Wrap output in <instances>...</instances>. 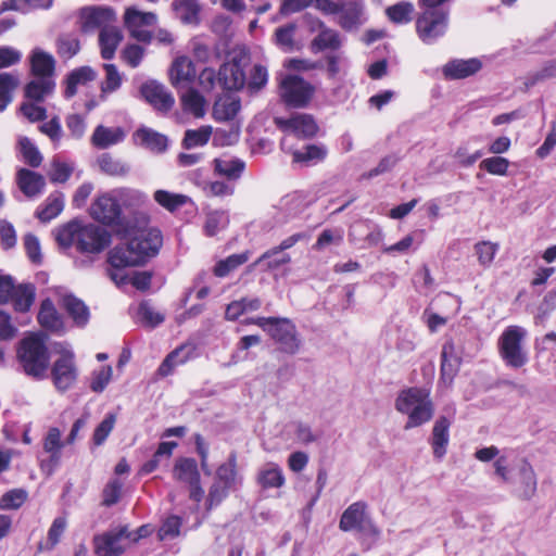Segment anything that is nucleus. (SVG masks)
Returning <instances> with one entry per match:
<instances>
[{
	"instance_id": "obj_1",
	"label": "nucleus",
	"mask_w": 556,
	"mask_h": 556,
	"mask_svg": "<svg viewBox=\"0 0 556 556\" xmlns=\"http://www.w3.org/2000/svg\"><path fill=\"white\" fill-rule=\"evenodd\" d=\"M126 236L129 238L127 243L118 244L109 252L108 262L115 269L110 273V277L115 282L123 280L117 270L146 264L157 255L163 244L162 232L153 227L126 230Z\"/></svg>"
},
{
	"instance_id": "obj_2",
	"label": "nucleus",
	"mask_w": 556,
	"mask_h": 556,
	"mask_svg": "<svg viewBox=\"0 0 556 556\" xmlns=\"http://www.w3.org/2000/svg\"><path fill=\"white\" fill-rule=\"evenodd\" d=\"M18 368L34 380H42L48 375L50 352L45 339L39 333H33L22 339L16 349Z\"/></svg>"
},
{
	"instance_id": "obj_3",
	"label": "nucleus",
	"mask_w": 556,
	"mask_h": 556,
	"mask_svg": "<svg viewBox=\"0 0 556 556\" xmlns=\"http://www.w3.org/2000/svg\"><path fill=\"white\" fill-rule=\"evenodd\" d=\"M395 409L407 416L405 430L420 427L429 422L434 415V404L430 391L421 387L402 390L395 399Z\"/></svg>"
},
{
	"instance_id": "obj_4",
	"label": "nucleus",
	"mask_w": 556,
	"mask_h": 556,
	"mask_svg": "<svg viewBox=\"0 0 556 556\" xmlns=\"http://www.w3.org/2000/svg\"><path fill=\"white\" fill-rule=\"evenodd\" d=\"M266 331L279 345V351L294 355L300 351L302 340L294 323L286 317H255L247 320Z\"/></svg>"
},
{
	"instance_id": "obj_5",
	"label": "nucleus",
	"mask_w": 556,
	"mask_h": 556,
	"mask_svg": "<svg viewBox=\"0 0 556 556\" xmlns=\"http://www.w3.org/2000/svg\"><path fill=\"white\" fill-rule=\"evenodd\" d=\"M527 334L523 327L511 325L506 327L500 336L498 353L506 366L518 369L528 363L529 356L523 345Z\"/></svg>"
},
{
	"instance_id": "obj_6",
	"label": "nucleus",
	"mask_w": 556,
	"mask_h": 556,
	"mask_svg": "<svg viewBox=\"0 0 556 556\" xmlns=\"http://www.w3.org/2000/svg\"><path fill=\"white\" fill-rule=\"evenodd\" d=\"M421 13L416 20V31L420 40L427 45L434 43L444 36L450 21V9L419 7Z\"/></svg>"
},
{
	"instance_id": "obj_7",
	"label": "nucleus",
	"mask_w": 556,
	"mask_h": 556,
	"mask_svg": "<svg viewBox=\"0 0 556 556\" xmlns=\"http://www.w3.org/2000/svg\"><path fill=\"white\" fill-rule=\"evenodd\" d=\"M78 372L74 352L63 350L52 363L50 377L55 389L63 393L75 386Z\"/></svg>"
},
{
	"instance_id": "obj_8",
	"label": "nucleus",
	"mask_w": 556,
	"mask_h": 556,
	"mask_svg": "<svg viewBox=\"0 0 556 556\" xmlns=\"http://www.w3.org/2000/svg\"><path fill=\"white\" fill-rule=\"evenodd\" d=\"M314 92V86L298 75H287L280 83V97L290 108L307 106Z\"/></svg>"
},
{
	"instance_id": "obj_9",
	"label": "nucleus",
	"mask_w": 556,
	"mask_h": 556,
	"mask_svg": "<svg viewBox=\"0 0 556 556\" xmlns=\"http://www.w3.org/2000/svg\"><path fill=\"white\" fill-rule=\"evenodd\" d=\"M128 535L127 525L96 534L92 539L96 556H123L130 545Z\"/></svg>"
},
{
	"instance_id": "obj_10",
	"label": "nucleus",
	"mask_w": 556,
	"mask_h": 556,
	"mask_svg": "<svg viewBox=\"0 0 556 556\" xmlns=\"http://www.w3.org/2000/svg\"><path fill=\"white\" fill-rule=\"evenodd\" d=\"M249 55L244 50L236 52L230 61L224 62L218 70V84L227 90H240L247 83L244 67Z\"/></svg>"
},
{
	"instance_id": "obj_11",
	"label": "nucleus",
	"mask_w": 556,
	"mask_h": 556,
	"mask_svg": "<svg viewBox=\"0 0 556 556\" xmlns=\"http://www.w3.org/2000/svg\"><path fill=\"white\" fill-rule=\"evenodd\" d=\"M91 217L110 227L122 226L123 215L113 191L99 194L90 206Z\"/></svg>"
},
{
	"instance_id": "obj_12",
	"label": "nucleus",
	"mask_w": 556,
	"mask_h": 556,
	"mask_svg": "<svg viewBox=\"0 0 556 556\" xmlns=\"http://www.w3.org/2000/svg\"><path fill=\"white\" fill-rule=\"evenodd\" d=\"M367 505L365 502H355L351 504L342 514L339 528L349 532L357 530L359 532L378 536L380 531L374 522L366 516Z\"/></svg>"
},
{
	"instance_id": "obj_13",
	"label": "nucleus",
	"mask_w": 556,
	"mask_h": 556,
	"mask_svg": "<svg viewBox=\"0 0 556 556\" xmlns=\"http://www.w3.org/2000/svg\"><path fill=\"white\" fill-rule=\"evenodd\" d=\"M111 233L94 224L79 225L77 251L80 253L98 254L111 243Z\"/></svg>"
},
{
	"instance_id": "obj_14",
	"label": "nucleus",
	"mask_w": 556,
	"mask_h": 556,
	"mask_svg": "<svg viewBox=\"0 0 556 556\" xmlns=\"http://www.w3.org/2000/svg\"><path fill=\"white\" fill-rule=\"evenodd\" d=\"M142 98L157 112L167 113L175 104L173 94L156 80H148L140 87Z\"/></svg>"
},
{
	"instance_id": "obj_15",
	"label": "nucleus",
	"mask_w": 556,
	"mask_h": 556,
	"mask_svg": "<svg viewBox=\"0 0 556 556\" xmlns=\"http://www.w3.org/2000/svg\"><path fill=\"white\" fill-rule=\"evenodd\" d=\"M79 17L81 31L89 33L97 28L110 27L109 24L114 21L115 13L110 8L85 7L80 10Z\"/></svg>"
},
{
	"instance_id": "obj_16",
	"label": "nucleus",
	"mask_w": 556,
	"mask_h": 556,
	"mask_svg": "<svg viewBox=\"0 0 556 556\" xmlns=\"http://www.w3.org/2000/svg\"><path fill=\"white\" fill-rule=\"evenodd\" d=\"M454 410L447 415H441L434 421L430 444L433 455L438 459H442L446 454V447L450 441V427L453 421Z\"/></svg>"
},
{
	"instance_id": "obj_17",
	"label": "nucleus",
	"mask_w": 556,
	"mask_h": 556,
	"mask_svg": "<svg viewBox=\"0 0 556 556\" xmlns=\"http://www.w3.org/2000/svg\"><path fill=\"white\" fill-rule=\"evenodd\" d=\"M514 494L523 501L531 500L536 493L538 479L535 471L527 459H522L518 466Z\"/></svg>"
},
{
	"instance_id": "obj_18",
	"label": "nucleus",
	"mask_w": 556,
	"mask_h": 556,
	"mask_svg": "<svg viewBox=\"0 0 556 556\" xmlns=\"http://www.w3.org/2000/svg\"><path fill=\"white\" fill-rule=\"evenodd\" d=\"M277 125L283 130H290L298 137L311 138L318 130V126L312 115L295 114L288 119H278Z\"/></svg>"
},
{
	"instance_id": "obj_19",
	"label": "nucleus",
	"mask_w": 556,
	"mask_h": 556,
	"mask_svg": "<svg viewBox=\"0 0 556 556\" xmlns=\"http://www.w3.org/2000/svg\"><path fill=\"white\" fill-rule=\"evenodd\" d=\"M64 445L60 429L56 427L49 428L43 438V451L49 454V459L46 464H42V467H48L49 473H52L61 464L62 448Z\"/></svg>"
},
{
	"instance_id": "obj_20",
	"label": "nucleus",
	"mask_w": 556,
	"mask_h": 556,
	"mask_svg": "<svg viewBox=\"0 0 556 556\" xmlns=\"http://www.w3.org/2000/svg\"><path fill=\"white\" fill-rule=\"evenodd\" d=\"M169 78L175 88L190 85L195 78L193 62L185 55L176 58L169 70Z\"/></svg>"
},
{
	"instance_id": "obj_21",
	"label": "nucleus",
	"mask_w": 556,
	"mask_h": 556,
	"mask_svg": "<svg viewBox=\"0 0 556 556\" xmlns=\"http://www.w3.org/2000/svg\"><path fill=\"white\" fill-rule=\"evenodd\" d=\"M16 182L20 190L27 198H36L42 193L46 187V180L42 175L27 168L18 169Z\"/></svg>"
},
{
	"instance_id": "obj_22",
	"label": "nucleus",
	"mask_w": 556,
	"mask_h": 556,
	"mask_svg": "<svg viewBox=\"0 0 556 556\" xmlns=\"http://www.w3.org/2000/svg\"><path fill=\"white\" fill-rule=\"evenodd\" d=\"M30 72L34 77L54 78L55 59L39 48L34 49L30 54Z\"/></svg>"
},
{
	"instance_id": "obj_23",
	"label": "nucleus",
	"mask_w": 556,
	"mask_h": 556,
	"mask_svg": "<svg viewBox=\"0 0 556 556\" xmlns=\"http://www.w3.org/2000/svg\"><path fill=\"white\" fill-rule=\"evenodd\" d=\"M134 139L141 147L155 153L166 151L168 146V139L165 135L148 127L138 128L134 134Z\"/></svg>"
},
{
	"instance_id": "obj_24",
	"label": "nucleus",
	"mask_w": 556,
	"mask_h": 556,
	"mask_svg": "<svg viewBox=\"0 0 556 556\" xmlns=\"http://www.w3.org/2000/svg\"><path fill=\"white\" fill-rule=\"evenodd\" d=\"M482 64L478 59L453 60L443 67V75L447 79H463L480 71Z\"/></svg>"
},
{
	"instance_id": "obj_25",
	"label": "nucleus",
	"mask_w": 556,
	"mask_h": 556,
	"mask_svg": "<svg viewBox=\"0 0 556 556\" xmlns=\"http://www.w3.org/2000/svg\"><path fill=\"white\" fill-rule=\"evenodd\" d=\"M97 73L90 66H81L70 72L65 78L64 97L66 99L73 98L77 93L79 85H86L94 80Z\"/></svg>"
},
{
	"instance_id": "obj_26",
	"label": "nucleus",
	"mask_w": 556,
	"mask_h": 556,
	"mask_svg": "<svg viewBox=\"0 0 556 556\" xmlns=\"http://www.w3.org/2000/svg\"><path fill=\"white\" fill-rule=\"evenodd\" d=\"M62 305L76 326L84 327L87 325L90 313L84 301L73 294H66L62 298Z\"/></svg>"
},
{
	"instance_id": "obj_27",
	"label": "nucleus",
	"mask_w": 556,
	"mask_h": 556,
	"mask_svg": "<svg viewBox=\"0 0 556 556\" xmlns=\"http://www.w3.org/2000/svg\"><path fill=\"white\" fill-rule=\"evenodd\" d=\"M200 0H174L172 3L176 16L182 24L198 25L200 23Z\"/></svg>"
},
{
	"instance_id": "obj_28",
	"label": "nucleus",
	"mask_w": 556,
	"mask_h": 556,
	"mask_svg": "<svg viewBox=\"0 0 556 556\" xmlns=\"http://www.w3.org/2000/svg\"><path fill=\"white\" fill-rule=\"evenodd\" d=\"M125 138V131L121 127L110 128L103 125L96 127L91 142L99 149H106L113 144L119 143Z\"/></svg>"
},
{
	"instance_id": "obj_29",
	"label": "nucleus",
	"mask_w": 556,
	"mask_h": 556,
	"mask_svg": "<svg viewBox=\"0 0 556 556\" xmlns=\"http://www.w3.org/2000/svg\"><path fill=\"white\" fill-rule=\"evenodd\" d=\"M256 481L263 489H273L281 488L286 479L278 464L267 463L258 470Z\"/></svg>"
},
{
	"instance_id": "obj_30",
	"label": "nucleus",
	"mask_w": 556,
	"mask_h": 556,
	"mask_svg": "<svg viewBox=\"0 0 556 556\" xmlns=\"http://www.w3.org/2000/svg\"><path fill=\"white\" fill-rule=\"evenodd\" d=\"M122 39L123 35L117 27L110 26L102 28L99 34L101 56L104 60H112Z\"/></svg>"
},
{
	"instance_id": "obj_31",
	"label": "nucleus",
	"mask_w": 556,
	"mask_h": 556,
	"mask_svg": "<svg viewBox=\"0 0 556 556\" xmlns=\"http://www.w3.org/2000/svg\"><path fill=\"white\" fill-rule=\"evenodd\" d=\"M55 88L54 78L34 77L25 86V97L34 101H43Z\"/></svg>"
},
{
	"instance_id": "obj_32",
	"label": "nucleus",
	"mask_w": 556,
	"mask_h": 556,
	"mask_svg": "<svg viewBox=\"0 0 556 556\" xmlns=\"http://www.w3.org/2000/svg\"><path fill=\"white\" fill-rule=\"evenodd\" d=\"M455 348L452 341L445 342L441 352V378L444 381H452L458 371L460 361L455 355Z\"/></svg>"
},
{
	"instance_id": "obj_33",
	"label": "nucleus",
	"mask_w": 556,
	"mask_h": 556,
	"mask_svg": "<svg viewBox=\"0 0 556 556\" xmlns=\"http://www.w3.org/2000/svg\"><path fill=\"white\" fill-rule=\"evenodd\" d=\"M175 479L185 483H197L200 480V472L195 459L189 457L178 458L173 468Z\"/></svg>"
},
{
	"instance_id": "obj_34",
	"label": "nucleus",
	"mask_w": 556,
	"mask_h": 556,
	"mask_svg": "<svg viewBox=\"0 0 556 556\" xmlns=\"http://www.w3.org/2000/svg\"><path fill=\"white\" fill-rule=\"evenodd\" d=\"M342 45L340 34L329 27L318 31V35L311 41V50L314 53L325 50H338Z\"/></svg>"
},
{
	"instance_id": "obj_35",
	"label": "nucleus",
	"mask_w": 556,
	"mask_h": 556,
	"mask_svg": "<svg viewBox=\"0 0 556 556\" xmlns=\"http://www.w3.org/2000/svg\"><path fill=\"white\" fill-rule=\"evenodd\" d=\"M362 13L363 8L359 3L354 1L342 3L338 23L343 29L351 30L361 24Z\"/></svg>"
},
{
	"instance_id": "obj_36",
	"label": "nucleus",
	"mask_w": 556,
	"mask_h": 556,
	"mask_svg": "<svg viewBox=\"0 0 556 556\" xmlns=\"http://www.w3.org/2000/svg\"><path fill=\"white\" fill-rule=\"evenodd\" d=\"M38 321L48 330L58 331L63 328L62 318L50 299H46L41 302Z\"/></svg>"
},
{
	"instance_id": "obj_37",
	"label": "nucleus",
	"mask_w": 556,
	"mask_h": 556,
	"mask_svg": "<svg viewBox=\"0 0 556 556\" xmlns=\"http://www.w3.org/2000/svg\"><path fill=\"white\" fill-rule=\"evenodd\" d=\"M241 109L240 100L233 97L220 98L214 103L213 116L218 122L231 121Z\"/></svg>"
},
{
	"instance_id": "obj_38",
	"label": "nucleus",
	"mask_w": 556,
	"mask_h": 556,
	"mask_svg": "<svg viewBox=\"0 0 556 556\" xmlns=\"http://www.w3.org/2000/svg\"><path fill=\"white\" fill-rule=\"evenodd\" d=\"M245 168V163L240 159H215L214 170L229 180H237L241 177Z\"/></svg>"
},
{
	"instance_id": "obj_39",
	"label": "nucleus",
	"mask_w": 556,
	"mask_h": 556,
	"mask_svg": "<svg viewBox=\"0 0 556 556\" xmlns=\"http://www.w3.org/2000/svg\"><path fill=\"white\" fill-rule=\"evenodd\" d=\"M190 49L193 58L198 62L210 63L222 59V50L217 45L214 46L212 50L210 46L200 38L191 40Z\"/></svg>"
},
{
	"instance_id": "obj_40",
	"label": "nucleus",
	"mask_w": 556,
	"mask_h": 556,
	"mask_svg": "<svg viewBox=\"0 0 556 556\" xmlns=\"http://www.w3.org/2000/svg\"><path fill=\"white\" fill-rule=\"evenodd\" d=\"M20 85L18 75L0 73V112L4 111L13 100V92Z\"/></svg>"
},
{
	"instance_id": "obj_41",
	"label": "nucleus",
	"mask_w": 556,
	"mask_h": 556,
	"mask_svg": "<svg viewBox=\"0 0 556 556\" xmlns=\"http://www.w3.org/2000/svg\"><path fill=\"white\" fill-rule=\"evenodd\" d=\"M216 480L230 488H235L237 482L240 481L237 470V453L235 451L229 454L227 462L219 465L216 469Z\"/></svg>"
},
{
	"instance_id": "obj_42",
	"label": "nucleus",
	"mask_w": 556,
	"mask_h": 556,
	"mask_svg": "<svg viewBox=\"0 0 556 556\" xmlns=\"http://www.w3.org/2000/svg\"><path fill=\"white\" fill-rule=\"evenodd\" d=\"M112 191L121 207L137 208L142 206L148 200L143 192L131 188H117Z\"/></svg>"
},
{
	"instance_id": "obj_43",
	"label": "nucleus",
	"mask_w": 556,
	"mask_h": 556,
	"mask_svg": "<svg viewBox=\"0 0 556 556\" xmlns=\"http://www.w3.org/2000/svg\"><path fill=\"white\" fill-rule=\"evenodd\" d=\"M292 155L294 162L309 166L323 161L327 155V149L324 146L307 144L302 150H295Z\"/></svg>"
},
{
	"instance_id": "obj_44",
	"label": "nucleus",
	"mask_w": 556,
	"mask_h": 556,
	"mask_svg": "<svg viewBox=\"0 0 556 556\" xmlns=\"http://www.w3.org/2000/svg\"><path fill=\"white\" fill-rule=\"evenodd\" d=\"M190 353L191 349L187 346H180L174 350L162 362L157 369V374L161 377L170 375L176 366L185 364L189 359Z\"/></svg>"
},
{
	"instance_id": "obj_45",
	"label": "nucleus",
	"mask_w": 556,
	"mask_h": 556,
	"mask_svg": "<svg viewBox=\"0 0 556 556\" xmlns=\"http://www.w3.org/2000/svg\"><path fill=\"white\" fill-rule=\"evenodd\" d=\"M290 262L291 257L288 253L274 247L264 252L254 263V266L264 265L267 270H276Z\"/></svg>"
},
{
	"instance_id": "obj_46",
	"label": "nucleus",
	"mask_w": 556,
	"mask_h": 556,
	"mask_svg": "<svg viewBox=\"0 0 556 556\" xmlns=\"http://www.w3.org/2000/svg\"><path fill=\"white\" fill-rule=\"evenodd\" d=\"M13 306L16 312H27L35 301V287L31 283H23L13 292Z\"/></svg>"
},
{
	"instance_id": "obj_47",
	"label": "nucleus",
	"mask_w": 556,
	"mask_h": 556,
	"mask_svg": "<svg viewBox=\"0 0 556 556\" xmlns=\"http://www.w3.org/2000/svg\"><path fill=\"white\" fill-rule=\"evenodd\" d=\"M211 126H201L198 129H187L181 142V146L186 150L205 146L212 136Z\"/></svg>"
},
{
	"instance_id": "obj_48",
	"label": "nucleus",
	"mask_w": 556,
	"mask_h": 556,
	"mask_svg": "<svg viewBox=\"0 0 556 556\" xmlns=\"http://www.w3.org/2000/svg\"><path fill=\"white\" fill-rule=\"evenodd\" d=\"M67 527V519L64 516L56 517L53 521L51 527L48 530V536L47 541L39 542L38 544V551H51L53 549L56 544L60 542L61 536L65 532V529Z\"/></svg>"
},
{
	"instance_id": "obj_49",
	"label": "nucleus",
	"mask_w": 556,
	"mask_h": 556,
	"mask_svg": "<svg viewBox=\"0 0 556 556\" xmlns=\"http://www.w3.org/2000/svg\"><path fill=\"white\" fill-rule=\"evenodd\" d=\"M153 199L160 206L168 212L177 211L189 201L187 195L169 192L167 190H156L153 194Z\"/></svg>"
},
{
	"instance_id": "obj_50",
	"label": "nucleus",
	"mask_w": 556,
	"mask_h": 556,
	"mask_svg": "<svg viewBox=\"0 0 556 556\" xmlns=\"http://www.w3.org/2000/svg\"><path fill=\"white\" fill-rule=\"evenodd\" d=\"M64 207V195L61 192H54L47 199L46 205L38 210L36 216L41 222H50L55 218Z\"/></svg>"
},
{
	"instance_id": "obj_51",
	"label": "nucleus",
	"mask_w": 556,
	"mask_h": 556,
	"mask_svg": "<svg viewBox=\"0 0 556 556\" xmlns=\"http://www.w3.org/2000/svg\"><path fill=\"white\" fill-rule=\"evenodd\" d=\"M100 169L110 176H126L129 166L119 159H115L110 153L101 154L97 160Z\"/></svg>"
},
{
	"instance_id": "obj_52",
	"label": "nucleus",
	"mask_w": 556,
	"mask_h": 556,
	"mask_svg": "<svg viewBox=\"0 0 556 556\" xmlns=\"http://www.w3.org/2000/svg\"><path fill=\"white\" fill-rule=\"evenodd\" d=\"M296 25L289 23L278 27L274 34L275 43L285 52H292L295 49L294 34Z\"/></svg>"
},
{
	"instance_id": "obj_53",
	"label": "nucleus",
	"mask_w": 556,
	"mask_h": 556,
	"mask_svg": "<svg viewBox=\"0 0 556 556\" xmlns=\"http://www.w3.org/2000/svg\"><path fill=\"white\" fill-rule=\"evenodd\" d=\"M249 260V252L231 254L225 260H220L214 267L216 277H226L230 271L243 265Z\"/></svg>"
},
{
	"instance_id": "obj_54",
	"label": "nucleus",
	"mask_w": 556,
	"mask_h": 556,
	"mask_svg": "<svg viewBox=\"0 0 556 556\" xmlns=\"http://www.w3.org/2000/svg\"><path fill=\"white\" fill-rule=\"evenodd\" d=\"M80 50V42L75 34H62L56 39V51L63 59H71Z\"/></svg>"
},
{
	"instance_id": "obj_55",
	"label": "nucleus",
	"mask_w": 556,
	"mask_h": 556,
	"mask_svg": "<svg viewBox=\"0 0 556 556\" xmlns=\"http://www.w3.org/2000/svg\"><path fill=\"white\" fill-rule=\"evenodd\" d=\"M137 316L143 326L150 328H155L164 321V315L156 312L148 301L139 304Z\"/></svg>"
},
{
	"instance_id": "obj_56",
	"label": "nucleus",
	"mask_w": 556,
	"mask_h": 556,
	"mask_svg": "<svg viewBox=\"0 0 556 556\" xmlns=\"http://www.w3.org/2000/svg\"><path fill=\"white\" fill-rule=\"evenodd\" d=\"M181 102L185 111L192 113L195 117L204 115L205 100L195 89H189L181 97Z\"/></svg>"
},
{
	"instance_id": "obj_57",
	"label": "nucleus",
	"mask_w": 556,
	"mask_h": 556,
	"mask_svg": "<svg viewBox=\"0 0 556 556\" xmlns=\"http://www.w3.org/2000/svg\"><path fill=\"white\" fill-rule=\"evenodd\" d=\"M156 23V15L152 12H141L137 9L129 8L125 13V24L127 27L151 26Z\"/></svg>"
},
{
	"instance_id": "obj_58",
	"label": "nucleus",
	"mask_w": 556,
	"mask_h": 556,
	"mask_svg": "<svg viewBox=\"0 0 556 556\" xmlns=\"http://www.w3.org/2000/svg\"><path fill=\"white\" fill-rule=\"evenodd\" d=\"M20 150L23 155L24 162L30 167H39L42 162V155L38 148L27 137H22L18 140Z\"/></svg>"
},
{
	"instance_id": "obj_59",
	"label": "nucleus",
	"mask_w": 556,
	"mask_h": 556,
	"mask_svg": "<svg viewBox=\"0 0 556 556\" xmlns=\"http://www.w3.org/2000/svg\"><path fill=\"white\" fill-rule=\"evenodd\" d=\"M79 224L71 222L63 227L59 228L55 233V240L62 248H70L75 245L77 248Z\"/></svg>"
},
{
	"instance_id": "obj_60",
	"label": "nucleus",
	"mask_w": 556,
	"mask_h": 556,
	"mask_svg": "<svg viewBox=\"0 0 556 556\" xmlns=\"http://www.w3.org/2000/svg\"><path fill=\"white\" fill-rule=\"evenodd\" d=\"M103 70L105 71V79L101 84V97L103 98L105 93H111L116 91L122 85V76L116 67V65L111 63L103 64Z\"/></svg>"
},
{
	"instance_id": "obj_61",
	"label": "nucleus",
	"mask_w": 556,
	"mask_h": 556,
	"mask_svg": "<svg viewBox=\"0 0 556 556\" xmlns=\"http://www.w3.org/2000/svg\"><path fill=\"white\" fill-rule=\"evenodd\" d=\"M414 7L409 2H399L389 7L386 13L390 21L396 24H406L412 21Z\"/></svg>"
},
{
	"instance_id": "obj_62",
	"label": "nucleus",
	"mask_w": 556,
	"mask_h": 556,
	"mask_svg": "<svg viewBox=\"0 0 556 556\" xmlns=\"http://www.w3.org/2000/svg\"><path fill=\"white\" fill-rule=\"evenodd\" d=\"M116 422V415L114 413H109L105 415L103 420L97 426L93 431L92 441L94 445H102L112 430L114 429Z\"/></svg>"
},
{
	"instance_id": "obj_63",
	"label": "nucleus",
	"mask_w": 556,
	"mask_h": 556,
	"mask_svg": "<svg viewBox=\"0 0 556 556\" xmlns=\"http://www.w3.org/2000/svg\"><path fill=\"white\" fill-rule=\"evenodd\" d=\"M229 223L228 216L223 211H214L207 214L204 231L206 236L213 237Z\"/></svg>"
},
{
	"instance_id": "obj_64",
	"label": "nucleus",
	"mask_w": 556,
	"mask_h": 556,
	"mask_svg": "<svg viewBox=\"0 0 556 556\" xmlns=\"http://www.w3.org/2000/svg\"><path fill=\"white\" fill-rule=\"evenodd\" d=\"M27 498V492L23 489H13L8 491L0 498V508L8 509H17L20 508Z\"/></svg>"
}]
</instances>
